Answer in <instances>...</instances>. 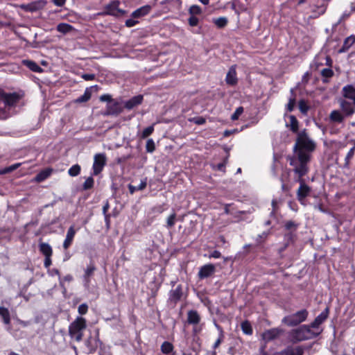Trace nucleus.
Returning a JSON list of instances; mask_svg holds the SVG:
<instances>
[{
    "instance_id": "nucleus-1",
    "label": "nucleus",
    "mask_w": 355,
    "mask_h": 355,
    "mask_svg": "<svg viewBox=\"0 0 355 355\" xmlns=\"http://www.w3.org/2000/svg\"><path fill=\"white\" fill-rule=\"evenodd\" d=\"M316 144L305 132L300 133L293 147V155L289 156L287 160L293 166L295 180H302L309 172V163L311 154L315 150Z\"/></svg>"
},
{
    "instance_id": "nucleus-2",
    "label": "nucleus",
    "mask_w": 355,
    "mask_h": 355,
    "mask_svg": "<svg viewBox=\"0 0 355 355\" xmlns=\"http://www.w3.org/2000/svg\"><path fill=\"white\" fill-rule=\"evenodd\" d=\"M320 333L321 331L315 332L311 330V327L309 324H304L292 329L289 332V338L292 343L295 344L317 338Z\"/></svg>"
},
{
    "instance_id": "nucleus-3",
    "label": "nucleus",
    "mask_w": 355,
    "mask_h": 355,
    "mask_svg": "<svg viewBox=\"0 0 355 355\" xmlns=\"http://www.w3.org/2000/svg\"><path fill=\"white\" fill-rule=\"evenodd\" d=\"M21 95L17 92L6 93L0 88V119L8 117L7 107L15 106L21 98Z\"/></svg>"
},
{
    "instance_id": "nucleus-4",
    "label": "nucleus",
    "mask_w": 355,
    "mask_h": 355,
    "mask_svg": "<svg viewBox=\"0 0 355 355\" xmlns=\"http://www.w3.org/2000/svg\"><path fill=\"white\" fill-rule=\"evenodd\" d=\"M87 327V321L83 317H77L69 327V334L71 338L80 342L83 339V331Z\"/></svg>"
},
{
    "instance_id": "nucleus-5",
    "label": "nucleus",
    "mask_w": 355,
    "mask_h": 355,
    "mask_svg": "<svg viewBox=\"0 0 355 355\" xmlns=\"http://www.w3.org/2000/svg\"><path fill=\"white\" fill-rule=\"evenodd\" d=\"M309 315V311L306 309H301L297 312L284 316L282 323L287 327H296L306 321Z\"/></svg>"
},
{
    "instance_id": "nucleus-6",
    "label": "nucleus",
    "mask_w": 355,
    "mask_h": 355,
    "mask_svg": "<svg viewBox=\"0 0 355 355\" xmlns=\"http://www.w3.org/2000/svg\"><path fill=\"white\" fill-rule=\"evenodd\" d=\"M120 1L119 0H114L111 1L110 3L104 7V10L98 15H111L114 17H121L125 15V11L119 8Z\"/></svg>"
},
{
    "instance_id": "nucleus-7",
    "label": "nucleus",
    "mask_w": 355,
    "mask_h": 355,
    "mask_svg": "<svg viewBox=\"0 0 355 355\" xmlns=\"http://www.w3.org/2000/svg\"><path fill=\"white\" fill-rule=\"evenodd\" d=\"M107 158L105 153H97L94 155L92 166L93 175H98L103 170L106 165Z\"/></svg>"
},
{
    "instance_id": "nucleus-8",
    "label": "nucleus",
    "mask_w": 355,
    "mask_h": 355,
    "mask_svg": "<svg viewBox=\"0 0 355 355\" xmlns=\"http://www.w3.org/2000/svg\"><path fill=\"white\" fill-rule=\"evenodd\" d=\"M183 295V286L182 284H178L169 291L168 302L175 306L182 300Z\"/></svg>"
},
{
    "instance_id": "nucleus-9",
    "label": "nucleus",
    "mask_w": 355,
    "mask_h": 355,
    "mask_svg": "<svg viewBox=\"0 0 355 355\" xmlns=\"http://www.w3.org/2000/svg\"><path fill=\"white\" fill-rule=\"evenodd\" d=\"M295 181L300 183V187L297 191V198L301 202L309 195L311 188L305 183L304 179L295 180Z\"/></svg>"
},
{
    "instance_id": "nucleus-10",
    "label": "nucleus",
    "mask_w": 355,
    "mask_h": 355,
    "mask_svg": "<svg viewBox=\"0 0 355 355\" xmlns=\"http://www.w3.org/2000/svg\"><path fill=\"white\" fill-rule=\"evenodd\" d=\"M284 332V329L281 328H272L265 331L262 334V337L266 342H270L278 338Z\"/></svg>"
},
{
    "instance_id": "nucleus-11",
    "label": "nucleus",
    "mask_w": 355,
    "mask_h": 355,
    "mask_svg": "<svg viewBox=\"0 0 355 355\" xmlns=\"http://www.w3.org/2000/svg\"><path fill=\"white\" fill-rule=\"evenodd\" d=\"M216 270L215 266L212 263L205 264L200 268L198 271V277L200 279H204L211 277Z\"/></svg>"
},
{
    "instance_id": "nucleus-12",
    "label": "nucleus",
    "mask_w": 355,
    "mask_h": 355,
    "mask_svg": "<svg viewBox=\"0 0 355 355\" xmlns=\"http://www.w3.org/2000/svg\"><path fill=\"white\" fill-rule=\"evenodd\" d=\"M329 307L327 306L322 312L319 314L314 320L310 323L309 326L313 329L318 328L329 317Z\"/></svg>"
},
{
    "instance_id": "nucleus-13",
    "label": "nucleus",
    "mask_w": 355,
    "mask_h": 355,
    "mask_svg": "<svg viewBox=\"0 0 355 355\" xmlns=\"http://www.w3.org/2000/svg\"><path fill=\"white\" fill-rule=\"evenodd\" d=\"M340 107L343 114L345 116H349L354 114L355 109L353 104L346 100L341 99L340 101Z\"/></svg>"
},
{
    "instance_id": "nucleus-14",
    "label": "nucleus",
    "mask_w": 355,
    "mask_h": 355,
    "mask_svg": "<svg viewBox=\"0 0 355 355\" xmlns=\"http://www.w3.org/2000/svg\"><path fill=\"white\" fill-rule=\"evenodd\" d=\"M123 112V108L121 104L117 102L113 101L110 103H107V110L106 115H118Z\"/></svg>"
},
{
    "instance_id": "nucleus-15",
    "label": "nucleus",
    "mask_w": 355,
    "mask_h": 355,
    "mask_svg": "<svg viewBox=\"0 0 355 355\" xmlns=\"http://www.w3.org/2000/svg\"><path fill=\"white\" fill-rule=\"evenodd\" d=\"M76 233V230H75L74 226H70L67 230L66 238L63 242L62 246L64 250H67L71 245Z\"/></svg>"
},
{
    "instance_id": "nucleus-16",
    "label": "nucleus",
    "mask_w": 355,
    "mask_h": 355,
    "mask_svg": "<svg viewBox=\"0 0 355 355\" xmlns=\"http://www.w3.org/2000/svg\"><path fill=\"white\" fill-rule=\"evenodd\" d=\"M144 101L143 95L139 94L135 96L125 102L124 107L128 110H132L134 107L141 105Z\"/></svg>"
},
{
    "instance_id": "nucleus-17",
    "label": "nucleus",
    "mask_w": 355,
    "mask_h": 355,
    "mask_svg": "<svg viewBox=\"0 0 355 355\" xmlns=\"http://www.w3.org/2000/svg\"><path fill=\"white\" fill-rule=\"evenodd\" d=\"M201 317L196 310H190L187 312V322L191 325H198Z\"/></svg>"
},
{
    "instance_id": "nucleus-18",
    "label": "nucleus",
    "mask_w": 355,
    "mask_h": 355,
    "mask_svg": "<svg viewBox=\"0 0 355 355\" xmlns=\"http://www.w3.org/2000/svg\"><path fill=\"white\" fill-rule=\"evenodd\" d=\"M151 8V6L149 5L141 6L133 11L131 14V17L135 19L144 17L150 13Z\"/></svg>"
},
{
    "instance_id": "nucleus-19",
    "label": "nucleus",
    "mask_w": 355,
    "mask_h": 355,
    "mask_svg": "<svg viewBox=\"0 0 355 355\" xmlns=\"http://www.w3.org/2000/svg\"><path fill=\"white\" fill-rule=\"evenodd\" d=\"M345 115L339 110H334L331 112L329 118L331 123H341L345 120Z\"/></svg>"
},
{
    "instance_id": "nucleus-20",
    "label": "nucleus",
    "mask_w": 355,
    "mask_h": 355,
    "mask_svg": "<svg viewBox=\"0 0 355 355\" xmlns=\"http://www.w3.org/2000/svg\"><path fill=\"white\" fill-rule=\"evenodd\" d=\"M21 63L24 66H26L31 71L37 73L43 72V69L40 67L35 61L31 60H23Z\"/></svg>"
},
{
    "instance_id": "nucleus-21",
    "label": "nucleus",
    "mask_w": 355,
    "mask_h": 355,
    "mask_svg": "<svg viewBox=\"0 0 355 355\" xmlns=\"http://www.w3.org/2000/svg\"><path fill=\"white\" fill-rule=\"evenodd\" d=\"M225 81L227 85L234 86L238 83V78L236 77V71L234 69L231 68L227 72L225 78Z\"/></svg>"
},
{
    "instance_id": "nucleus-22",
    "label": "nucleus",
    "mask_w": 355,
    "mask_h": 355,
    "mask_svg": "<svg viewBox=\"0 0 355 355\" xmlns=\"http://www.w3.org/2000/svg\"><path fill=\"white\" fill-rule=\"evenodd\" d=\"M52 171L53 170L51 168H46L44 170H42L36 175L35 178V181L37 182H42L44 181L51 175Z\"/></svg>"
},
{
    "instance_id": "nucleus-23",
    "label": "nucleus",
    "mask_w": 355,
    "mask_h": 355,
    "mask_svg": "<svg viewBox=\"0 0 355 355\" xmlns=\"http://www.w3.org/2000/svg\"><path fill=\"white\" fill-rule=\"evenodd\" d=\"M342 94L345 98L351 100L355 96V87L352 85H347L343 87Z\"/></svg>"
},
{
    "instance_id": "nucleus-24",
    "label": "nucleus",
    "mask_w": 355,
    "mask_h": 355,
    "mask_svg": "<svg viewBox=\"0 0 355 355\" xmlns=\"http://www.w3.org/2000/svg\"><path fill=\"white\" fill-rule=\"evenodd\" d=\"M355 43V35H352L344 40L343 46L339 50L340 53L347 51Z\"/></svg>"
},
{
    "instance_id": "nucleus-25",
    "label": "nucleus",
    "mask_w": 355,
    "mask_h": 355,
    "mask_svg": "<svg viewBox=\"0 0 355 355\" xmlns=\"http://www.w3.org/2000/svg\"><path fill=\"white\" fill-rule=\"evenodd\" d=\"M39 249L40 252L44 257H52L53 250L51 246L47 243H41L39 245Z\"/></svg>"
},
{
    "instance_id": "nucleus-26",
    "label": "nucleus",
    "mask_w": 355,
    "mask_h": 355,
    "mask_svg": "<svg viewBox=\"0 0 355 355\" xmlns=\"http://www.w3.org/2000/svg\"><path fill=\"white\" fill-rule=\"evenodd\" d=\"M0 316L5 324H10V315L8 309L3 306H0Z\"/></svg>"
},
{
    "instance_id": "nucleus-27",
    "label": "nucleus",
    "mask_w": 355,
    "mask_h": 355,
    "mask_svg": "<svg viewBox=\"0 0 355 355\" xmlns=\"http://www.w3.org/2000/svg\"><path fill=\"white\" fill-rule=\"evenodd\" d=\"M290 124L287 125V127L290 128V130L297 133L299 130V121L294 115L289 116Z\"/></svg>"
},
{
    "instance_id": "nucleus-28",
    "label": "nucleus",
    "mask_w": 355,
    "mask_h": 355,
    "mask_svg": "<svg viewBox=\"0 0 355 355\" xmlns=\"http://www.w3.org/2000/svg\"><path fill=\"white\" fill-rule=\"evenodd\" d=\"M241 328L243 334L246 335H252L253 333L252 325L248 320L242 322L241 324Z\"/></svg>"
},
{
    "instance_id": "nucleus-29",
    "label": "nucleus",
    "mask_w": 355,
    "mask_h": 355,
    "mask_svg": "<svg viewBox=\"0 0 355 355\" xmlns=\"http://www.w3.org/2000/svg\"><path fill=\"white\" fill-rule=\"evenodd\" d=\"M173 349V345L168 341H164L161 345V352L164 354H169Z\"/></svg>"
},
{
    "instance_id": "nucleus-30",
    "label": "nucleus",
    "mask_w": 355,
    "mask_h": 355,
    "mask_svg": "<svg viewBox=\"0 0 355 355\" xmlns=\"http://www.w3.org/2000/svg\"><path fill=\"white\" fill-rule=\"evenodd\" d=\"M147 183L146 180H141L138 186H133L132 184L128 185V189L131 194H133L136 191H141L146 187Z\"/></svg>"
},
{
    "instance_id": "nucleus-31",
    "label": "nucleus",
    "mask_w": 355,
    "mask_h": 355,
    "mask_svg": "<svg viewBox=\"0 0 355 355\" xmlns=\"http://www.w3.org/2000/svg\"><path fill=\"white\" fill-rule=\"evenodd\" d=\"M95 270L96 267L94 264H90L89 266H88L86 270H85L84 279L87 284L90 282L89 278L93 275Z\"/></svg>"
},
{
    "instance_id": "nucleus-32",
    "label": "nucleus",
    "mask_w": 355,
    "mask_h": 355,
    "mask_svg": "<svg viewBox=\"0 0 355 355\" xmlns=\"http://www.w3.org/2000/svg\"><path fill=\"white\" fill-rule=\"evenodd\" d=\"M321 75L323 78V83H328V78H330L334 76V72L330 68H324L321 71Z\"/></svg>"
},
{
    "instance_id": "nucleus-33",
    "label": "nucleus",
    "mask_w": 355,
    "mask_h": 355,
    "mask_svg": "<svg viewBox=\"0 0 355 355\" xmlns=\"http://www.w3.org/2000/svg\"><path fill=\"white\" fill-rule=\"evenodd\" d=\"M213 22L217 28H223L227 25L228 19L225 17H220L217 19H214Z\"/></svg>"
},
{
    "instance_id": "nucleus-34",
    "label": "nucleus",
    "mask_w": 355,
    "mask_h": 355,
    "mask_svg": "<svg viewBox=\"0 0 355 355\" xmlns=\"http://www.w3.org/2000/svg\"><path fill=\"white\" fill-rule=\"evenodd\" d=\"M216 326L218 328V329L220 330V334H219L218 339L216 340V342L214 343V344L213 345L214 349H217L220 346V345L223 342L224 338H225L224 331H223L222 327L218 324H216Z\"/></svg>"
},
{
    "instance_id": "nucleus-35",
    "label": "nucleus",
    "mask_w": 355,
    "mask_h": 355,
    "mask_svg": "<svg viewBox=\"0 0 355 355\" xmlns=\"http://www.w3.org/2000/svg\"><path fill=\"white\" fill-rule=\"evenodd\" d=\"M73 30V26L69 24L60 23L57 26V31L62 33H67Z\"/></svg>"
},
{
    "instance_id": "nucleus-36",
    "label": "nucleus",
    "mask_w": 355,
    "mask_h": 355,
    "mask_svg": "<svg viewBox=\"0 0 355 355\" xmlns=\"http://www.w3.org/2000/svg\"><path fill=\"white\" fill-rule=\"evenodd\" d=\"M81 167L76 164L73 165L68 171V174L71 177L78 176L80 173Z\"/></svg>"
},
{
    "instance_id": "nucleus-37",
    "label": "nucleus",
    "mask_w": 355,
    "mask_h": 355,
    "mask_svg": "<svg viewBox=\"0 0 355 355\" xmlns=\"http://www.w3.org/2000/svg\"><path fill=\"white\" fill-rule=\"evenodd\" d=\"M298 107H299V109H300V112L303 114H306L308 111L310 109V107L307 104L306 101L305 100H304V99H302V100H300L299 101Z\"/></svg>"
},
{
    "instance_id": "nucleus-38",
    "label": "nucleus",
    "mask_w": 355,
    "mask_h": 355,
    "mask_svg": "<svg viewBox=\"0 0 355 355\" xmlns=\"http://www.w3.org/2000/svg\"><path fill=\"white\" fill-rule=\"evenodd\" d=\"M91 96H92L91 92L88 90V89H87L85 91L84 94L76 100V103L87 102L91 98Z\"/></svg>"
},
{
    "instance_id": "nucleus-39",
    "label": "nucleus",
    "mask_w": 355,
    "mask_h": 355,
    "mask_svg": "<svg viewBox=\"0 0 355 355\" xmlns=\"http://www.w3.org/2000/svg\"><path fill=\"white\" fill-rule=\"evenodd\" d=\"M177 215L175 212L171 214L166 220V228L171 229L175 224Z\"/></svg>"
},
{
    "instance_id": "nucleus-40",
    "label": "nucleus",
    "mask_w": 355,
    "mask_h": 355,
    "mask_svg": "<svg viewBox=\"0 0 355 355\" xmlns=\"http://www.w3.org/2000/svg\"><path fill=\"white\" fill-rule=\"evenodd\" d=\"M146 150L147 153H152L155 150V144L153 139H148L146 144Z\"/></svg>"
},
{
    "instance_id": "nucleus-41",
    "label": "nucleus",
    "mask_w": 355,
    "mask_h": 355,
    "mask_svg": "<svg viewBox=\"0 0 355 355\" xmlns=\"http://www.w3.org/2000/svg\"><path fill=\"white\" fill-rule=\"evenodd\" d=\"M21 163H16L12 165H10L8 167H6L1 171V173L6 174V173H9L10 172H12L15 170L17 169L21 166Z\"/></svg>"
},
{
    "instance_id": "nucleus-42",
    "label": "nucleus",
    "mask_w": 355,
    "mask_h": 355,
    "mask_svg": "<svg viewBox=\"0 0 355 355\" xmlns=\"http://www.w3.org/2000/svg\"><path fill=\"white\" fill-rule=\"evenodd\" d=\"M94 180L92 177H89L86 179L85 182L83 184V189L84 190H88L92 189L94 187Z\"/></svg>"
},
{
    "instance_id": "nucleus-43",
    "label": "nucleus",
    "mask_w": 355,
    "mask_h": 355,
    "mask_svg": "<svg viewBox=\"0 0 355 355\" xmlns=\"http://www.w3.org/2000/svg\"><path fill=\"white\" fill-rule=\"evenodd\" d=\"M189 122H192L196 125H203L206 123V119L202 116H196L193 118H189L188 119Z\"/></svg>"
},
{
    "instance_id": "nucleus-44",
    "label": "nucleus",
    "mask_w": 355,
    "mask_h": 355,
    "mask_svg": "<svg viewBox=\"0 0 355 355\" xmlns=\"http://www.w3.org/2000/svg\"><path fill=\"white\" fill-rule=\"evenodd\" d=\"M296 104V99L295 97H291L288 100L286 109L287 112H291L293 111Z\"/></svg>"
},
{
    "instance_id": "nucleus-45",
    "label": "nucleus",
    "mask_w": 355,
    "mask_h": 355,
    "mask_svg": "<svg viewBox=\"0 0 355 355\" xmlns=\"http://www.w3.org/2000/svg\"><path fill=\"white\" fill-rule=\"evenodd\" d=\"M98 342H99L98 339L94 340V344L92 343V340H87V347L89 348L90 353H94L96 352V350L98 347V345H97Z\"/></svg>"
},
{
    "instance_id": "nucleus-46",
    "label": "nucleus",
    "mask_w": 355,
    "mask_h": 355,
    "mask_svg": "<svg viewBox=\"0 0 355 355\" xmlns=\"http://www.w3.org/2000/svg\"><path fill=\"white\" fill-rule=\"evenodd\" d=\"M73 280V277L71 275H65L64 277H61V276H60L59 277V283H60V286L61 288H63L65 289V286H64V282H71Z\"/></svg>"
},
{
    "instance_id": "nucleus-47",
    "label": "nucleus",
    "mask_w": 355,
    "mask_h": 355,
    "mask_svg": "<svg viewBox=\"0 0 355 355\" xmlns=\"http://www.w3.org/2000/svg\"><path fill=\"white\" fill-rule=\"evenodd\" d=\"M355 153V145L349 150L346 157H345V165L347 166L349 164V161L353 158Z\"/></svg>"
},
{
    "instance_id": "nucleus-48",
    "label": "nucleus",
    "mask_w": 355,
    "mask_h": 355,
    "mask_svg": "<svg viewBox=\"0 0 355 355\" xmlns=\"http://www.w3.org/2000/svg\"><path fill=\"white\" fill-rule=\"evenodd\" d=\"M154 132L153 125H150L144 129L141 135V138L144 139L150 136Z\"/></svg>"
},
{
    "instance_id": "nucleus-49",
    "label": "nucleus",
    "mask_w": 355,
    "mask_h": 355,
    "mask_svg": "<svg viewBox=\"0 0 355 355\" xmlns=\"http://www.w3.org/2000/svg\"><path fill=\"white\" fill-rule=\"evenodd\" d=\"M243 107L242 106H240L239 107H237L235 110V112L233 113V114L231 116V119L232 121H236L237 120L239 116H241V114L243 112Z\"/></svg>"
},
{
    "instance_id": "nucleus-50",
    "label": "nucleus",
    "mask_w": 355,
    "mask_h": 355,
    "mask_svg": "<svg viewBox=\"0 0 355 355\" xmlns=\"http://www.w3.org/2000/svg\"><path fill=\"white\" fill-rule=\"evenodd\" d=\"M201 12H202V9L198 5H193L189 8V13L191 15H200Z\"/></svg>"
},
{
    "instance_id": "nucleus-51",
    "label": "nucleus",
    "mask_w": 355,
    "mask_h": 355,
    "mask_svg": "<svg viewBox=\"0 0 355 355\" xmlns=\"http://www.w3.org/2000/svg\"><path fill=\"white\" fill-rule=\"evenodd\" d=\"M167 209H168V207L166 206V205L163 204V205H157V206L154 207L153 208V211L155 213H157V214H162Z\"/></svg>"
},
{
    "instance_id": "nucleus-52",
    "label": "nucleus",
    "mask_w": 355,
    "mask_h": 355,
    "mask_svg": "<svg viewBox=\"0 0 355 355\" xmlns=\"http://www.w3.org/2000/svg\"><path fill=\"white\" fill-rule=\"evenodd\" d=\"M227 157L225 158L223 162L213 166V168L217 171H223L227 164Z\"/></svg>"
},
{
    "instance_id": "nucleus-53",
    "label": "nucleus",
    "mask_w": 355,
    "mask_h": 355,
    "mask_svg": "<svg viewBox=\"0 0 355 355\" xmlns=\"http://www.w3.org/2000/svg\"><path fill=\"white\" fill-rule=\"evenodd\" d=\"M233 204H225L224 207V214L229 215H233L234 214V209L232 207Z\"/></svg>"
},
{
    "instance_id": "nucleus-54",
    "label": "nucleus",
    "mask_w": 355,
    "mask_h": 355,
    "mask_svg": "<svg viewBox=\"0 0 355 355\" xmlns=\"http://www.w3.org/2000/svg\"><path fill=\"white\" fill-rule=\"evenodd\" d=\"M78 311L80 315H85L88 311V305L85 303L81 304L78 308Z\"/></svg>"
},
{
    "instance_id": "nucleus-55",
    "label": "nucleus",
    "mask_w": 355,
    "mask_h": 355,
    "mask_svg": "<svg viewBox=\"0 0 355 355\" xmlns=\"http://www.w3.org/2000/svg\"><path fill=\"white\" fill-rule=\"evenodd\" d=\"M188 22H189V26L193 27V26H196L198 24L199 20H198V17H196V16L191 15L189 18Z\"/></svg>"
},
{
    "instance_id": "nucleus-56",
    "label": "nucleus",
    "mask_w": 355,
    "mask_h": 355,
    "mask_svg": "<svg viewBox=\"0 0 355 355\" xmlns=\"http://www.w3.org/2000/svg\"><path fill=\"white\" fill-rule=\"evenodd\" d=\"M139 23V21L135 20V18L128 19L125 21V25L126 27L131 28L135 26Z\"/></svg>"
},
{
    "instance_id": "nucleus-57",
    "label": "nucleus",
    "mask_w": 355,
    "mask_h": 355,
    "mask_svg": "<svg viewBox=\"0 0 355 355\" xmlns=\"http://www.w3.org/2000/svg\"><path fill=\"white\" fill-rule=\"evenodd\" d=\"M100 100L103 102H107L108 103H110L114 100L112 99V96L109 94H103L100 96Z\"/></svg>"
},
{
    "instance_id": "nucleus-58",
    "label": "nucleus",
    "mask_w": 355,
    "mask_h": 355,
    "mask_svg": "<svg viewBox=\"0 0 355 355\" xmlns=\"http://www.w3.org/2000/svg\"><path fill=\"white\" fill-rule=\"evenodd\" d=\"M286 230H291L292 229H295L297 227V225L292 220H288L285 223L284 225Z\"/></svg>"
},
{
    "instance_id": "nucleus-59",
    "label": "nucleus",
    "mask_w": 355,
    "mask_h": 355,
    "mask_svg": "<svg viewBox=\"0 0 355 355\" xmlns=\"http://www.w3.org/2000/svg\"><path fill=\"white\" fill-rule=\"evenodd\" d=\"M81 77L87 81L94 80L95 79V75L94 73H83Z\"/></svg>"
},
{
    "instance_id": "nucleus-60",
    "label": "nucleus",
    "mask_w": 355,
    "mask_h": 355,
    "mask_svg": "<svg viewBox=\"0 0 355 355\" xmlns=\"http://www.w3.org/2000/svg\"><path fill=\"white\" fill-rule=\"evenodd\" d=\"M221 257V253L218 250H214L209 255V258L218 259Z\"/></svg>"
},
{
    "instance_id": "nucleus-61",
    "label": "nucleus",
    "mask_w": 355,
    "mask_h": 355,
    "mask_svg": "<svg viewBox=\"0 0 355 355\" xmlns=\"http://www.w3.org/2000/svg\"><path fill=\"white\" fill-rule=\"evenodd\" d=\"M131 157H132L131 155H123V156H122L121 157H119L117 159L116 162H117L118 164H121V163L125 162L128 159H130Z\"/></svg>"
},
{
    "instance_id": "nucleus-62",
    "label": "nucleus",
    "mask_w": 355,
    "mask_h": 355,
    "mask_svg": "<svg viewBox=\"0 0 355 355\" xmlns=\"http://www.w3.org/2000/svg\"><path fill=\"white\" fill-rule=\"evenodd\" d=\"M52 264L51 257H45L44 266L45 268H48Z\"/></svg>"
},
{
    "instance_id": "nucleus-63",
    "label": "nucleus",
    "mask_w": 355,
    "mask_h": 355,
    "mask_svg": "<svg viewBox=\"0 0 355 355\" xmlns=\"http://www.w3.org/2000/svg\"><path fill=\"white\" fill-rule=\"evenodd\" d=\"M202 330V324L200 325V326L193 325V335H197L199 333H200Z\"/></svg>"
},
{
    "instance_id": "nucleus-64",
    "label": "nucleus",
    "mask_w": 355,
    "mask_h": 355,
    "mask_svg": "<svg viewBox=\"0 0 355 355\" xmlns=\"http://www.w3.org/2000/svg\"><path fill=\"white\" fill-rule=\"evenodd\" d=\"M48 272L51 276L58 275L59 277L60 276V270L57 268H53L52 270H49Z\"/></svg>"
}]
</instances>
